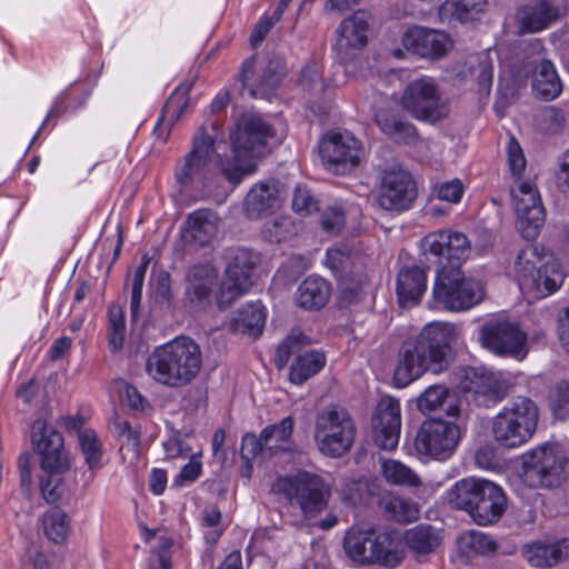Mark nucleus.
<instances>
[{
    "label": "nucleus",
    "instance_id": "f257e3e1",
    "mask_svg": "<svg viewBox=\"0 0 569 569\" xmlns=\"http://www.w3.org/2000/svg\"><path fill=\"white\" fill-rule=\"evenodd\" d=\"M456 328L449 322L427 323L418 336L407 339L399 351L393 380L406 387L425 372L440 373L449 366Z\"/></svg>",
    "mask_w": 569,
    "mask_h": 569
},
{
    "label": "nucleus",
    "instance_id": "f03ea898",
    "mask_svg": "<svg viewBox=\"0 0 569 569\" xmlns=\"http://www.w3.org/2000/svg\"><path fill=\"white\" fill-rule=\"evenodd\" d=\"M202 367L200 346L189 337L174 338L148 356L144 370L158 385L181 388L191 383Z\"/></svg>",
    "mask_w": 569,
    "mask_h": 569
},
{
    "label": "nucleus",
    "instance_id": "7ed1b4c3",
    "mask_svg": "<svg viewBox=\"0 0 569 569\" xmlns=\"http://www.w3.org/2000/svg\"><path fill=\"white\" fill-rule=\"evenodd\" d=\"M219 162L213 138L200 129L191 150L176 166L174 178L180 191L206 192L213 184Z\"/></svg>",
    "mask_w": 569,
    "mask_h": 569
},
{
    "label": "nucleus",
    "instance_id": "20e7f679",
    "mask_svg": "<svg viewBox=\"0 0 569 569\" xmlns=\"http://www.w3.org/2000/svg\"><path fill=\"white\" fill-rule=\"evenodd\" d=\"M538 420L539 409L535 401L518 396L508 401L493 417V439L505 448H518L532 438Z\"/></svg>",
    "mask_w": 569,
    "mask_h": 569
},
{
    "label": "nucleus",
    "instance_id": "39448f33",
    "mask_svg": "<svg viewBox=\"0 0 569 569\" xmlns=\"http://www.w3.org/2000/svg\"><path fill=\"white\" fill-rule=\"evenodd\" d=\"M521 479L533 489H555L568 479L569 457L558 445L543 443L522 456Z\"/></svg>",
    "mask_w": 569,
    "mask_h": 569
},
{
    "label": "nucleus",
    "instance_id": "423d86ee",
    "mask_svg": "<svg viewBox=\"0 0 569 569\" xmlns=\"http://www.w3.org/2000/svg\"><path fill=\"white\" fill-rule=\"evenodd\" d=\"M485 297L480 281L465 277L459 266H443L432 287V307L449 311L468 310Z\"/></svg>",
    "mask_w": 569,
    "mask_h": 569
},
{
    "label": "nucleus",
    "instance_id": "0eeeda50",
    "mask_svg": "<svg viewBox=\"0 0 569 569\" xmlns=\"http://www.w3.org/2000/svg\"><path fill=\"white\" fill-rule=\"evenodd\" d=\"M401 108L413 119L435 124L450 113V100L439 82L430 76L409 81L401 96Z\"/></svg>",
    "mask_w": 569,
    "mask_h": 569
},
{
    "label": "nucleus",
    "instance_id": "6e6552de",
    "mask_svg": "<svg viewBox=\"0 0 569 569\" xmlns=\"http://www.w3.org/2000/svg\"><path fill=\"white\" fill-rule=\"evenodd\" d=\"M357 427L350 412L338 405L321 409L315 422V441L318 450L326 457L339 458L353 446Z\"/></svg>",
    "mask_w": 569,
    "mask_h": 569
},
{
    "label": "nucleus",
    "instance_id": "1a4fd4ad",
    "mask_svg": "<svg viewBox=\"0 0 569 569\" xmlns=\"http://www.w3.org/2000/svg\"><path fill=\"white\" fill-rule=\"evenodd\" d=\"M272 490L282 493L291 505H298L306 517L320 513L327 507L330 497V489L325 480L308 471L277 479Z\"/></svg>",
    "mask_w": 569,
    "mask_h": 569
},
{
    "label": "nucleus",
    "instance_id": "9d476101",
    "mask_svg": "<svg viewBox=\"0 0 569 569\" xmlns=\"http://www.w3.org/2000/svg\"><path fill=\"white\" fill-rule=\"evenodd\" d=\"M230 138L237 162L262 157L268 152V147L271 142H280L274 128L260 116L252 113L241 116Z\"/></svg>",
    "mask_w": 569,
    "mask_h": 569
},
{
    "label": "nucleus",
    "instance_id": "9b49d317",
    "mask_svg": "<svg viewBox=\"0 0 569 569\" xmlns=\"http://www.w3.org/2000/svg\"><path fill=\"white\" fill-rule=\"evenodd\" d=\"M482 346L492 353L522 360L527 357L528 336L518 322L507 319H491L483 323L480 330Z\"/></svg>",
    "mask_w": 569,
    "mask_h": 569
},
{
    "label": "nucleus",
    "instance_id": "f8f14e48",
    "mask_svg": "<svg viewBox=\"0 0 569 569\" xmlns=\"http://www.w3.org/2000/svg\"><path fill=\"white\" fill-rule=\"evenodd\" d=\"M286 74L284 62L280 57L259 60L256 56L243 61L239 73V90L249 97L266 98L278 87Z\"/></svg>",
    "mask_w": 569,
    "mask_h": 569
},
{
    "label": "nucleus",
    "instance_id": "ddd939ff",
    "mask_svg": "<svg viewBox=\"0 0 569 569\" xmlns=\"http://www.w3.org/2000/svg\"><path fill=\"white\" fill-rule=\"evenodd\" d=\"M362 144L349 131H330L319 142V156L327 170L343 174L356 168L362 156Z\"/></svg>",
    "mask_w": 569,
    "mask_h": 569
},
{
    "label": "nucleus",
    "instance_id": "4468645a",
    "mask_svg": "<svg viewBox=\"0 0 569 569\" xmlns=\"http://www.w3.org/2000/svg\"><path fill=\"white\" fill-rule=\"evenodd\" d=\"M256 263V254L248 249L239 248L229 252L224 276L217 296L220 308H227L249 290Z\"/></svg>",
    "mask_w": 569,
    "mask_h": 569
},
{
    "label": "nucleus",
    "instance_id": "2eb2a0df",
    "mask_svg": "<svg viewBox=\"0 0 569 569\" xmlns=\"http://www.w3.org/2000/svg\"><path fill=\"white\" fill-rule=\"evenodd\" d=\"M459 438L460 429L456 423L430 419L419 428L415 449L420 456L443 461L455 452Z\"/></svg>",
    "mask_w": 569,
    "mask_h": 569
},
{
    "label": "nucleus",
    "instance_id": "dca6fc26",
    "mask_svg": "<svg viewBox=\"0 0 569 569\" xmlns=\"http://www.w3.org/2000/svg\"><path fill=\"white\" fill-rule=\"evenodd\" d=\"M31 445L36 453L41 457L42 470H69L71 461L64 450L62 435L43 419L32 423Z\"/></svg>",
    "mask_w": 569,
    "mask_h": 569
},
{
    "label": "nucleus",
    "instance_id": "f3484780",
    "mask_svg": "<svg viewBox=\"0 0 569 569\" xmlns=\"http://www.w3.org/2000/svg\"><path fill=\"white\" fill-rule=\"evenodd\" d=\"M517 229L527 240L535 239L545 222V209L536 187L528 181L520 182L511 191Z\"/></svg>",
    "mask_w": 569,
    "mask_h": 569
},
{
    "label": "nucleus",
    "instance_id": "a211bd4d",
    "mask_svg": "<svg viewBox=\"0 0 569 569\" xmlns=\"http://www.w3.org/2000/svg\"><path fill=\"white\" fill-rule=\"evenodd\" d=\"M552 254L536 244H527L516 256L513 272L522 292L533 299H542L548 296L547 287H542L533 279V273L539 268L552 263Z\"/></svg>",
    "mask_w": 569,
    "mask_h": 569
},
{
    "label": "nucleus",
    "instance_id": "6ab92c4d",
    "mask_svg": "<svg viewBox=\"0 0 569 569\" xmlns=\"http://www.w3.org/2000/svg\"><path fill=\"white\" fill-rule=\"evenodd\" d=\"M417 198V187L412 177L405 170L386 171L377 202L388 211H402L410 208Z\"/></svg>",
    "mask_w": 569,
    "mask_h": 569
},
{
    "label": "nucleus",
    "instance_id": "aec40b11",
    "mask_svg": "<svg viewBox=\"0 0 569 569\" xmlns=\"http://www.w3.org/2000/svg\"><path fill=\"white\" fill-rule=\"evenodd\" d=\"M421 248L426 256L431 254L437 262L443 260L460 262L469 258L471 253V243L468 237L455 230H438L427 234L421 241Z\"/></svg>",
    "mask_w": 569,
    "mask_h": 569
},
{
    "label": "nucleus",
    "instance_id": "412c9836",
    "mask_svg": "<svg viewBox=\"0 0 569 569\" xmlns=\"http://www.w3.org/2000/svg\"><path fill=\"white\" fill-rule=\"evenodd\" d=\"M370 19L367 11L358 10L340 22L335 43L340 61H348L367 46Z\"/></svg>",
    "mask_w": 569,
    "mask_h": 569
},
{
    "label": "nucleus",
    "instance_id": "4be33fe9",
    "mask_svg": "<svg viewBox=\"0 0 569 569\" xmlns=\"http://www.w3.org/2000/svg\"><path fill=\"white\" fill-rule=\"evenodd\" d=\"M373 440L383 450L398 446L401 430L400 403L392 397H382L372 418Z\"/></svg>",
    "mask_w": 569,
    "mask_h": 569
},
{
    "label": "nucleus",
    "instance_id": "5701e85b",
    "mask_svg": "<svg viewBox=\"0 0 569 569\" xmlns=\"http://www.w3.org/2000/svg\"><path fill=\"white\" fill-rule=\"evenodd\" d=\"M401 43L406 50L428 59H439L451 48L447 33L420 26L409 28L402 34Z\"/></svg>",
    "mask_w": 569,
    "mask_h": 569
},
{
    "label": "nucleus",
    "instance_id": "b1692460",
    "mask_svg": "<svg viewBox=\"0 0 569 569\" xmlns=\"http://www.w3.org/2000/svg\"><path fill=\"white\" fill-rule=\"evenodd\" d=\"M559 8L551 0H535L520 6L515 19L519 34L537 33L559 19Z\"/></svg>",
    "mask_w": 569,
    "mask_h": 569
},
{
    "label": "nucleus",
    "instance_id": "393cba45",
    "mask_svg": "<svg viewBox=\"0 0 569 569\" xmlns=\"http://www.w3.org/2000/svg\"><path fill=\"white\" fill-rule=\"evenodd\" d=\"M218 229V214L210 209H198L188 214L181 237L187 244L203 247L213 241Z\"/></svg>",
    "mask_w": 569,
    "mask_h": 569
},
{
    "label": "nucleus",
    "instance_id": "a878e982",
    "mask_svg": "<svg viewBox=\"0 0 569 569\" xmlns=\"http://www.w3.org/2000/svg\"><path fill=\"white\" fill-rule=\"evenodd\" d=\"M401 538L403 549L419 561L436 553L443 540L441 530L429 523H419L405 530Z\"/></svg>",
    "mask_w": 569,
    "mask_h": 569
},
{
    "label": "nucleus",
    "instance_id": "bb28decb",
    "mask_svg": "<svg viewBox=\"0 0 569 569\" xmlns=\"http://www.w3.org/2000/svg\"><path fill=\"white\" fill-rule=\"evenodd\" d=\"M475 396L483 397L488 401L497 402L509 391V383L500 372L485 369H472L466 376V386Z\"/></svg>",
    "mask_w": 569,
    "mask_h": 569
},
{
    "label": "nucleus",
    "instance_id": "cd10ccee",
    "mask_svg": "<svg viewBox=\"0 0 569 569\" xmlns=\"http://www.w3.org/2000/svg\"><path fill=\"white\" fill-rule=\"evenodd\" d=\"M379 530L372 527H352L345 536L343 549L347 556L355 562L373 565L376 541Z\"/></svg>",
    "mask_w": 569,
    "mask_h": 569
},
{
    "label": "nucleus",
    "instance_id": "c85d7f7f",
    "mask_svg": "<svg viewBox=\"0 0 569 569\" xmlns=\"http://www.w3.org/2000/svg\"><path fill=\"white\" fill-rule=\"evenodd\" d=\"M217 279L216 269L209 263L191 267L187 274V298L194 307H204L210 301L211 291Z\"/></svg>",
    "mask_w": 569,
    "mask_h": 569
},
{
    "label": "nucleus",
    "instance_id": "c756f323",
    "mask_svg": "<svg viewBox=\"0 0 569 569\" xmlns=\"http://www.w3.org/2000/svg\"><path fill=\"white\" fill-rule=\"evenodd\" d=\"M397 296L402 307L417 305L427 290V273L419 267L402 268L397 277Z\"/></svg>",
    "mask_w": 569,
    "mask_h": 569
},
{
    "label": "nucleus",
    "instance_id": "7c9ffc66",
    "mask_svg": "<svg viewBox=\"0 0 569 569\" xmlns=\"http://www.w3.org/2000/svg\"><path fill=\"white\" fill-rule=\"evenodd\" d=\"M191 83L180 84L166 101L158 118L153 132L166 139L172 126L179 120L189 106Z\"/></svg>",
    "mask_w": 569,
    "mask_h": 569
},
{
    "label": "nucleus",
    "instance_id": "2f4dec72",
    "mask_svg": "<svg viewBox=\"0 0 569 569\" xmlns=\"http://www.w3.org/2000/svg\"><path fill=\"white\" fill-rule=\"evenodd\" d=\"M376 545L373 565L393 569L405 560L406 552L400 532L396 530H379Z\"/></svg>",
    "mask_w": 569,
    "mask_h": 569
},
{
    "label": "nucleus",
    "instance_id": "473e14b6",
    "mask_svg": "<svg viewBox=\"0 0 569 569\" xmlns=\"http://www.w3.org/2000/svg\"><path fill=\"white\" fill-rule=\"evenodd\" d=\"M280 190L276 182H261L256 184L244 199L246 213L257 219L263 213L280 206Z\"/></svg>",
    "mask_w": 569,
    "mask_h": 569
},
{
    "label": "nucleus",
    "instance_id": "72a5a7b5",
    "mask_svg": "<svg viewBox=\"0 0 569 569\" xmlns=\"http://www.w3.org/2000/svg\"><path fill=\"white\" fill-rule=\"evenodd\" d=\"M506 507V495L503 490L493 482L490 490L482 492L481 503L473 506L472 520L480 526L495 523L501 518Z\"/></svg>",
    "mask_w": 569,
    "mask_h": 569
},
{
    "label": "nucleus",
    "instance_id": "f704fd0d",
    "mask_svg": "<svg viewBox=\"0 0 569 569\" xmlns=\"http://www.w3.org/2000/svg\"><path fill=\"white\" fill-rule=\"evenodd\" d=\"M330 293V284L325 279L311 276L299 284L296 292V302L300 308L319 310L326 306Z\"/></svg>",
    "mask_w": 569,
    "mask_h": 569
},
{
    "label": "nucleus",
    "instance_id": "c9c22d12",
    "mask_svg": "<svg viewBox=\"0 0 569 569\" xmlns=\"http://www.w3.org/2000/svg\"><path fill=\"white\" fill-rule=\"evenodd\" d=\"M532 89L538 97L545 101H551L558 98L562 92V82L558 76L555 64L542 59L536 67Z\"/></svg>",
    "mask_w": 569,
    "mask_h": 569
},
{
    "label": "nucleus",
    "instance_id": "e433bc0d",
    "mask_svg": "<svg viewBox=\"0 0 569 569\" xmlns=\"http://www.w3.org/2000/svg\"><path fill=\"white\" fill-rule=\"evenodd\" d=\"M566 549V540L550 545L536 541L525 545L521 553L532 567H551L563 558Z\"/></svg>",
    "mask_w": 569,
    "mask_h": 569
},
{
    "label": "nucleus",
    "instance_id": "4c0bfd02",
    "mask_svg": "<svg viewBox=\"0 0 569 569\" xmlns=\"http://www.w3.org/2000/svg\"><path fill=\"white\" fill-rule=\"evenodd\" d=\"M487 7V0H446L439 7V17L443 22L461 23L475 20Z\"/></svg>",
    "mask_w": 569,
    "mask_h": 569
},
{
    "label": "nucleus",
    "instance_id": "58836bf2",
    "mask_svg": "<svg viewBox=\"0 0 569 569\" xmlns=\"http://www.w3.org/2000/svg\"><path fill=\"white\" fill-rule=\"evenodd\" d=\"M266 321L264 308L260 303L243 306L231 318L229 328L236 333L259 336Z\"/></svg>",
    "mask_w": 569,
    "mask_h": 569
},
{
    "label": "nucleus",
    "instance_id": "ea45409f",
    "mask_svg": "<svg viewBox=\"0 0 569 569\" xmlns=\"http://www.w3.org/2000/svg\"><path fill=\"white\" fill-rule=\"evenodd\" d=\"M376 122L386 136L398 143L409 144L418 137L417 128L412 123L392 113L379 111L376 114Z\"/></svg>",
    "mask_w": 569,
    "mask_h": 569
},
{
    "label": "nucleus",
    "instance_id": "a19ab883",
    "mask_svg": "<svg viewBox=\"0 0 569 569\" xmlns=\"http://www.w3.org/2000/svg\"><path fill=\"white\" fill-rule=\"evenodd\" d=\"M295 420L292 417H284L280 422L267 426L262 429V440L267 445V451L274 455L279 451H289L292 448V432Z\"/></svg>",
    "mask_w": 569,
    "mask_h": 569
},
{
    "label": "nucleus",
    "instance_id": "79ce46f5",
    "mask_svg": "<svg viewBox=\"0 0 569 569\" xmlns=\"http://www.w3.org/2000/svg\"><path fill=\"white\" fill-rule=\"evenodd\" d=\"M326 365L322 352L310 350L300 353L290 367L289 379L295 385H302L317 375Z\"/></svg>",
    "mask_w": 569,
    "mask_h": 569
},
{
    "label": "nucleus",
    "instance_id": "37998d69",
    "mask_svg": "<svg viewBox=\"0 0 569 569\" xmlns=\"http://www.w3.org/2000/svg\"><path fill=\"white\" fill-rule=\"evenodd\" d=\"M450 391L447 387L441 385L430 386L418 398V408L425 413L429 415L437 410H443L448 416H456L458 408L451 403Z\"/></svg>",
    "mask_w": 569,
    "mask_h": 569
},
{
    "label": "nucleus",
    "instance_id": "c03bdc74",
    "mask_svg": "<svg viewBox=\"0 0 569 569\" xmlns=\"http://www.w3.org/2000/svg\"><path fill=\"white\" fill-rule=\"evenodd\" d=\"M386 517L399 523H409L419 518L418 503L400 496H387L381 500Z\"/></svg>",
    "mask_w": 569,
    "mask_h": 569
},
{
    "label": "nucleus",
    "instance_id": "a18cd8bd",
    "mask_svg": "<svg viewBox=\"0 0 569 569\" xmlns=\"http://www.w3.org/2000/svg\"><path fill=\"white\" fill-rule=\"evenodd\" d=\"M457 546L460 553L472 556H487L497 550L496 541L487 533L469 530L459 536Z\"/></svg>",
    "mask_w": 569,
    "mask_h": 569
},
{
    "label": "nucleus",
    "instance_id": "49530a36",
    "mask_svg": "<svg viewBox=\"0 0 569 569\" xmlns=\"http://www.w3.org/2000/svg\"><path fill=\"white\" fill-rule=\"evenodd\" d=\"M381 473L385 480L390 485L405 487H418L421 485L420 477L399 460H382Z\"/></svg>",
    "mask_w": 569,
    "mask_h": 569
},
{
    "label": "nucleus",
    "instance_id": "de8ad7c7",
    "mask_svg": "<svg viewBox=\"0 0 569 569\" xmlns=\"http://www.w3.org/2000/svg\"><path fill=\"white\" fill-rule=\"evenodd\" d=\"M481 479L465 478L457 481L448 491L449 503L459 510L469 513L472 507L473 498H476Z\"/></svg>",
    "mask_w": 569,
    "mask_h": 569
},
{
    "label": "nucleus",
    "instance_id": "09e8293b",
    "mask_svg": "<svg viewBox=\"0 0 569 569\" xmlns=\"http://www.w3.org/2000/svg\"><path fill=\"white\" fill-rule=\"evenodd\" d=\"M42 526L44 535L54 543L63 542L70 533L69 517L59 508L44 512Z\"/></svg>",
    "mask_w": 569,
    "mask_h": 569
},
{
    "label": "nucleus",
    "instance_id": "8fccbe9b",
    "mask_svg": "<svg viewBox=\"0 0 569 569\" xmlns=\"http://www.w3.org/2000/svg\"><path fill=\"white\" fill-rule=\"evenodd\" d=\"M298 86L306 93L318 96L325 92L329 84L322 77L321 66L316 61H310L301 69Z\"/></svg>",
    "mask_w": 569,
    "mask_h": 569
},
{
    "label": "nucleus",
    "instance_id": "3c124183",
    "mask_svg": "<svg viewBox=\"0 0 569 569\" xmlns=\"http://www.w3.org/2000/svg\"><path fill=\"white\" fill-rule=\"evenodd\" d=\"M311 343L309 337L299 330H292L283 340L279 343L274 353V365L278 369H282L287 366L291 355L299 352L305 346Z\"/></svg>",
    "mask_w": 569,
    "mask_h": 569
},
{
    "label": "nucleus",
    "instance_id": "603ef678",
    "mask_svg": "<svg viewBox=\"0 0 569 569\" xmlns=\"http://www.w3.org/2000/svg\"><path fill=\"white\" fill-rule=\"evenodd\" d=\"M108 345L112 352L119 351L124 342L126 323L122 308L110 306L108 310Z\"/></svg>",
    "mask_w": 569,
    "mask_h": 569
},
{
    "label": "nucleus",
    "instance_id": "864d4df0",
    "mask_svg": "<svg viewBox=\"0 0 569 569\" xmlns=\"http://www.w3.org/2000/svg\"><path fill=\"white\" fill-rule=\"evenodd\" d=\"M78 441L88 468L93 470L100 466L102 446L96 431L86 429L79 432Z\"/></svg>",
    "mask_w": 569,
    "mask_h": 569
},
{
    "label": "nucleus",
    "instance_id": "5fc2aeb1",
    "mask_svg": "<svg viewBox=\"0 0 569 569\" xmlns=\"http://www.w3.org/2000/svg\"><path fill=\"white\" fill-rule=\"evenodd\" d=\"M537 271L538 272L532 274L533 279L542 287H547L548 296L558 290L563 282L565 274L560 268L559 261L555 257H552V264L550 262L548 266H543V268H539Z\"/></svg>",
    "mask_w": 569,
    "mask_h": 569
},
{
    "label": "nucleus",
    "instance_id": "6e6d98bb",
    "mask_svg": "<svg viewBox=\"0 0 569 569\" xmlns=\"http://www.w3.org/2000/svg\"><path fill=\"white\" fill-rule=\"evenodd\" d=\"M44 476L40 481V489L43 498L48 502H56L60 499L63 492V479L62 476L68 470H42Z\"/></svg>",
    "mask_w": 569,
    "mask_h": 569
},
{
    "label": "nucleus",
    "instance_id": "4d7b16f0",
    "mask_svg": "<svg viewBox=\"0 0 569 569\" xmlns=\"http://www.w3.org/2000/svg\"><path fill=\"white\" fill-rule=\"evenodd\" d=\"M295 232V224L290 218L278 217L268 221L262 230V234L269 242H281Z\"/></svg>",
    "mask_w": 569,
    "mask_h": 569
},
{
    "label": "nucleus",
    "instance_id": "13d9d810",
    "mask_svg": "<svg viewBox=\"0 0 569 569\" xmlns=\"http://www.w3.org/2000/svg\"><path fill=\"white\" fill-rule=\"evenodd\" d=\"M548 401L553 415L565 419L569 415V382L566 380L558 382L550 391Z\"/></svg>",
    "mask_w": 569,
    "mask_h": 569
},
{
    "label": "nucleus",
    "instance_id": "bf43d9fd",
    "mask_svg": "<svg viewBox=\"0 0 569 569\" xmlns=\"http://www.w3.org/2000/svg\"><path fill=\"white\" fill-rule=\"evenodd\" d=\"M370 496L369 483L365 479L349 481L341 489L342 500L351 506L367 503Z\"/></svg>",
    "mask_w": 569,
    "mask_h": 569
},
{
    "label": "nucleus",
    "instance_id": "052dcab7",
    "mask_svg": "<svg viewBox=\"0 0 569 569\" xmlns=\"http://www.w3.org/2000/svg\"><path fill=\"white\" fill-rule=\"evenodd\" d=\"M149 266V258L144 256L138 267L133 271L131 284L130 310L133 318L137 317L142 298V288L146 272Z\"/></svg>",
    "mask_w": 569,
    "mask_h": 569
},
{
    "label": "nucleus",
    "instance_id": "680f3d73",
    "mask_svg": "<svg viewBox=\"0 0 569 569\" xmlns=\"http://www.w3.org/2000/svg\"><path fill=\"white\" fill-rule=\"evenodd\" d=\"M470 74L473 77L481 91L488 92L493 79V67L487 56L479 57L477 63L470 64Z\"/></svg>",
    "mask_w": 569,
    "mask_h": 569
},
{
    "label": "nucleus",
    "instance_id": "e2e57ef3",
    "mask_svg": "<svg viewBox=\"0 0 569 569\" xmlns=\"http://www.w3.org/2000/svg\"><path fill=\"white\" fill-rule=\"evenodd\" d=\"M507 161L511 173L520 177L526 168V158L519 142L512 136L507 143Z\"/></svg>",
    "mask_w": 569,
    "mask_h": 569
},
{
    "label": "nucleus",
    "instance_id": "0e129e2a",
    "mask_svg": "<svg viewBox=\"0 0 569 569\" xmlns=\"http://www.w3.org/2000/svg\"><path fill=\"white\" fill-rule=\"evenodd\" d=\"M240 451L241 457L246 460H251L260 452L267 451V445L264 440H262V431L259 436H256L254 433L244 435Z\"/></svg>",
    "mask_w": 569,
    "mask_h": 569
},
{
    "label": "nucleus",
    "instance_id": "69168bd1",
    "mask_svg": "<svg viewBox=\"0 0 569 569\" xmlns=\"http://www.w3.org/2000/svg\"><path fill=\"white\" fill-rule=\"evenodd\" d=\"M316 208V202L306 187L298 186L292 198V209L296 212L307 214Z\"/></svg>",
    "mask_w": 569,
    "mask_h": 569
},
{
    "label": "nucleus",
    "instance_id": "338daca9",
    "mask_svg": "<svg viewBox=\"0 0 569 569\" xmlns=\"http://www.w3.org/2000/svg\"><path fill=\"white\" fill-rule=\"evenodd\" d=\"M462 194L463 184L458 179L441 183L437 191V196L440 200L451 203H458L461 200Z\"/></svg>",
    "mask_w": 569,
    "mask_h": 569
},
{
    "label": "nucleus",
    "instance_id": "774afa93",
    "mask_svg": "<svg viewBox=\"0 0 569 569\" xmlns=\"http://www.w3.org/2000/svg\"><path fill=\"white\" fill-rule=\"evenodd\" d=\"M172 299L171 278L169 272L161 271L154 282V300L158 303L169 305Z\"/></svg>",
    "mask_w": 569,
    "mask_h": 569
}]
</instances>
